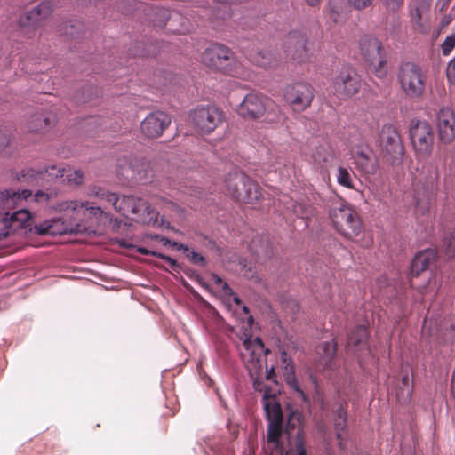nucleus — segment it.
Masks as SVG:
<instances>
[{"label": "nucleus", "instance_id": "f257e3e1", "mask_svg": "<svg viewBox=\"0 0 455 455\" xmlns=\"http://www.w3.org/2000/svg\"><path fill=\"white\" fill-rule=\"evenodd\" d=\"M14 178L28 186L44 187L47 183L58 179L69 186H79L84 181V173L81 170H74L69 166L66 168L49 165L44 168H23L16 172Z\"/></svg>", "mask_w": 455, "mask_h": 455}, {"label": "nucleus", "instance_id": "f03ea898", "mask_svg": "<svg viewBox=\"0 0 455 455\" xmlns=\"http://www.w3.org/2000/svg\"><path fill=\"white\" fill-rule=\"evenodd\" d=\"M397 81L408 99L419 100L427 90V74L419 64L403 61L398 67Z\"/></svg>", "mask_w": 455, "mask_h": 455}, {"label": "nucleus", "instance_id": "7ed1b4c3", "mask_svg": "<svg viewBox=\"0 0 455 455\" xmlns=\"http://www.w3.org/2000/svg\"><path fill=\"white\" fill-rule=\"evenodd\" d=\"M243 346L249 353L246 361V367L250 378L252 380V386L256 392H263L271 386L264 383L262 354L269 353V349H265L262 339L259 337L252 339L251 336L246 337L243 341Z\"/></svg>", "mask_w": 455, "mask_h": 455}, {"label": "nucleus", "instance_id": "20e7f679", "mask_svg": "<svg viewBox=\"0 0 455 455\" xmlns=\"http://www.w3.org/2000/svg\"><path fill=\"white\" fill-rule=\"evenodd\" d=\"M263 393L262 403L268 421L267 440L278 447L283 427V411L280 403L276 401V395L280 391L271 387Z\"/></svg>", "mask_w": 455, "mask_h": 455}, {"label": "nucleus", "instance_id": "39448f33", "mask_svg": "<svg viewBox=\"0 0 455 455\" xmlns=\"http://www.w3.org/2000/svg\"><path fill=\"white\" fill-rule=\"evenodd\" d=\"M330 218L336 230L347 239H355L362 233L363 226L357 212L346 202L333 205Z\"/></svg>", "mask_w": 455, "mask_h": 455}, {"label": "nucleus", "instance_id": "423d86ee", "mask_svg": "<svg viewBox=\"0 0 455 455\" xmlns=\"http://www.w3.org/2000/svg\"><path fill=\"white\" fill-rule=\"evenodd\" d=\"M202 60L209 68L231 76L240 75V67L234 52L223 44H215L205 49L202 54Z\"/></svg>", "mask_w": 455, "mask_h": 455}, {"label": "nucleus", "instance_id": "0eeeda50", "mask_svg": "<svg viewBox=\"0 0 455 455\" xmlns=\"http://www.w3.org/2000/svg\"><path fill=\"white\" fill-rule=\"evenodd\" d=\"M226 187L237 202L252 204L261 196L259 184L243 172L229 173L226 179Z\"/></svg>", "mask_w": 455, "mask_h": 455}, {"label": "nucleus", "instance_id": "6e6552de", "mask_svg": "<svg viewBox=\"0 0 455 455\" xmlns=\"http://www.w3.org/2000/svg\"><path fill=\"white\" fill-rule=\"evenodd\" d=\"M287 421L284 435L287 438L289 449L285 454L280 455H307L305 448V436L303 432V415L299 409L287 405Z\"/></svg>", "mask_w": 455, "mask_h": 455}, {"label": "nucleus", "instance_id": "1a4fd4ad", "mask_svg": "<svg viewBox=\"0 0 455 455\" xmlns=\"http://www.w3.org/2000/svg\"><path fill=\"white\" fill-rule=\"evenodd\" d=\"M379 145L386 160L392 165L402 163L404 147L397 129L390 124L382 126L379 133Z\"/></svg>", "mask_w": 455, "mask_h": 455}, {"label": "nucleus", "instance_id": "9d476101", "mask_svg": "<svg viewBox=\"0 0 455 455\" xmlns=\"http://www.w3.org/2000/svg\"><path fill=\"white\" fill-rule=\"evenodd\" d=\"M409 134L417 155L423 157L429 156L434 146V131L428 122L412 119L410 123Z\"/></svg>", "mask_w": 455, "mask_h": 455}, {"label": "nucleus", "instance_id": "9b49d317", "mask_svg": "<svg viewBox=\"0 0 455 455\" xmlns=\"http://www.w3.org/2000/svg\"><path fill=\"white\" fill-rule=\"evenodd\" d=\"M190 117L196 128L203 133L210 134L225 118L224 112L214 105H207L194 109Z\"/></svg>", "mask_w": 455, "mask_h": 455}, {"label": "nucleus", "instance_id": "f8f14e48", "mask_svg": "<svg viewBox=\"0 0 455 455\" xmlns=\"http://www.w3.org/2000/svg\"><path fill=\"white\" fill-rule=\"evenodd\" d=\"M437 171L430 167L427 177H419L415 183V195L417 207L426 211L428 210L435 199L437 191Z\"/></svg>", "mask_w": 455, "mask_h": 455}, {"label": "nucleus", "instance_id": "ddd939ff", "mask_svg": "<svg viewBox=\"0 0 455 455\" xmlns=\"http://www.w3.org/2000/svg\"><path fill=\"white\" fill-rule=\"evenodd\" d=\"M360 87V76L350 67L342 68L332 81V92L339 99L352 97L358 92Z\"/></svg>", "mask_w": 455, "mask_h": 455}, {"label": "nucleus", "instance_id": "4468645a", "mask_svg": "<svg viewBox=\"0 0 455 455\" xmlns=\"http://www.w3.org/2000/svg\"><path fill=\"white\" fill-rule=\"evenodd\" d=\"M284 99L294 111L302 112L311 105L314 89L307 83H294L286 86Z\"/></svg>", "mask_w": 455, "mask_h": 455}, {"label": "nucleus", "instance_id": "2eb2a0df", "mask_svg": "<svg viewBox=\"0 0 455 455\" xmlns=\"http://www.w3.org/2000/svg\"><path fill=\"white\" fill-rule=\"evenodd\" d=\"M270 100L256 93H248L237 108L239 116L245 119L256 120L264 116Z\"/></svg>", "mask_w": 455, "mask_h": 455}, {"label": "nucleus", "instance_id": "dca6fc26", "mask_svg": "<svg viewBox=\"0 0 455 455\" xmlns=\"http://www.w3.org/2000/svg\"><path fill=\"white\" fill-rule=\"evenodd\" d=\"M284 52L287 58L297 62H304L310 56V48L304 34L299 31H291L285 38L283 44Z\"/></svg>", "mask_w": 455, "mask_h": 455}, {"label": "nucleus", "instance_id": "f3484780", "mask_svg": "<svg viewBox=\"0 0 455 455\" xmlns=\"http://www.w3.org/2000/svg\"><path fill=\"white\" fill-rule=\"evenodd\" d=\"M52 2L51 0H43L36 6L20 17V26L33 30L37 29L44 25L45 20L52 15Z\"/></svg>", "mask_w": 455, "mask_h": 455}, {"label": "nucleus", "instance_id": "a211bd4d", "mask_svg": "<svg viewBox=\"0 0 455 455\" xmlns=\"http://www.w3.org/2000/svg\"><path fill=\"white\" fill-rule=\"evenodd\" d=\"M171 116L164 111H153L149 113L140 123L142 133L150 139L160 137L170 126Z\"/></svg>", "mask_w": 455, "mask_h": 455}, {"label": "nucleus", "instance_id": "6ab92c4d", "mask_svg": "<svg viewBox=\"0 0 455 455\" xmlns=\"http://www.w3.org/2000/svg\"><path fill=\"white\" fill-rule=\"evenodd\" d=\"M368 339L369 331L367 327L363 324L356 325L347 334L346 345L347 353H352L359 356L360 354L370 352Z\"/></svg>", "mask_w": 455, "mask_h": 455}, {"label": "nucleus", "instance_id": "aec40b11", "mask_svg": "<svg viewBox=\"0 0 455 455\" xmlns=\"http://www.w3.org/2000/svg\"><path fill=\"white\" fill-rule=\"evenodd\" d=\"M436 259L437 251L434 248H427L416 253L411 263V276L419 277L428 273Z\"/></svg>", "mask_w": 455, "mask_h": 455}, {"label": "nucleus", "instance_id": "412c9836", "mask_svg": "<svg viewBox=\"0 0 455 455\" xmlns=\"http://www.w3.org/2000/svg\"><path fill=\"white\" fill-rule=\"evenodd\" d=\"M439 138L443 143H450L455 138V116L449 107L442 108L437 113Z\"/></svg>", "mask_w": 455, "mask_h": 455}, {"label": "nucleus", "instance_id": "4be33fe9", "mask_svg": "<svg viewBox=\"0 0 455 455\" xmlns=\"http://www.w3.org/2000/svg\"><path fill=\"white\" fill-rule=\"evenodd\" d=\"M414 389L413 373L408 365L403 366L396 379L395 393L400 403H408Z\"/></svg>", "mask_w": 455, "mask_h": 455}, {"label": "nucleus", "instance_id": "5701e85b", "mask_svg": "<svg viewBox=\"0 0 455 455\" xmlns=\"http://www.w3.org/2000/svg\"><path fill=\"white\" fill-rule=\"evenodd\" d=\"M360 50L366 63L374 61L377 58L379 59L382 54L387 53L382 43L378 38L369 35H364L361 37Z\"/></svg>", "mask_w": 455, "mask_h": 455}, {"label": "nucleus", "instance_id": "b1692460", "mask_svg": "<svg viewBox=\"0 0 455 455\" xmlns=\"http://www.w3.org/2000/svg\"><path fill=\"white\" fill-rule=\"evenodd\" d=\"M431 336L441 343H452L455 340V318H444L439 323H436L435 329L431 330Z\"/></svg>", "mask_w": 455, "mask_h": 455}, {"label": "nucleus", "instance_id": "393cba45", "mask_svg": "<svg viewBox=\"0 0 455 455\" xmlns=\"http://www.w3.org/2000/svg\"><path fill=\"white\" fill-rule=\"evenodd\" d=\"M355 164L366 174H374L377 171V160L371 150H357L354 155Z\"/></svg>", "mask_w": 455, "mask_h": 455}, {"label": "nucleus", "instance_id": "a878e982", "mask_svg": "<svg viewBox=\"0 0 455 455\" xmlns=\"http://www.w3.org/2000/svg\"><path fill=\"white\" fill-rule=\"evenodd\" d=\"M337 343L332 339L331 341L321 342L316 347V354L319 357V363L323 368L331 369L336 357Z\"/></svg>", "mask_w": 455, "mask_h": 455}, {"label": "nucleus", "instance_id": "bb28decb", "mask_svg": "<svg viewBox=\"0 0 455 455\" xmlns=\"http://www.w3.org/2000/svg\"><path fill=\"white\" fill-rule=\"evenodd\" d=\"M138 208L133 214L138 216V221L148 226H156L158 223V212L153 209L143 198L137 203Z\"/></svg>", "mask_w": 455, "mask_h": 455}, {"label": "nucleus", "instance_id": "cd10ccee", "mask_svg": "<svg viewBox=\"0 0 455 455\" xmlns=\"http://www.w3.org/2000/svg\"><path fill=\"white\" fill-rule=\"evenodd\" d=\"M138 208L133 214L138 216V221L148 226H156L158 223V212L153 209L143 198L137 203Z\"/></svg>", "mask_w": 455, "mask_h": 455}, {"label": "nucleus", "instance_id": "c85d7f7f", "mask_svg": "<svg viewBox=\"0 0 455 455\" xmlns=\"http://www.w3.org/2000/svg\"><path fill=\"white\" fill-rule=\"evenodd\" d=\"M334 427L339 446L340 450L344 451L346 447L344 433L347 428V411L342 404H339L334 411Z\"/></svg>", "mask_w": 455, "mask_h": 455}, {"label": "nucleus", "instance_id": "c756f323", "mask_svg": "<svg viewBox=\"0 0 455 455\" xmlns=\"http://www.w3.org/2000/svg\"><path fill=\"white\" fill-rule=\"evenodd\" d=\"M190 29L188 19L184 17L179 12H172V15L167 22L165 31L170 34H186Z\"/></svg>", "mask_w": 455, "mask_h": 455}, {"label": "nucleus", "instance_id": "7c9ffc66", "mask_svg": "<svg viewBox=\"0 0 455 455\" xmlns=\"http://www.w3.org/2000/svg\"><path fill=\"white\" fill-rule=\"evenodd\" d=\"M55 123V116L50 113H36L31 116L28 128L31 132H44Z\"/></svg>", "mask_w": 455, "mask_h": 455}, {"label": "nucleus", "instance_id": "2f4dec72", "mask_svg": "<svg viewBox=\"0 0 455 455\" xmlns=\"http://www.w3.org/2000/svg\"><path fill=\"white\" fill-rule=\"evenodd\" d=\"M8 213L7 221L12 229V233H15L19 229L27 228L28 225L27 222L30 220L31 214L28 211L21 209L13 212L12 213Z\"/></svg>", "mask_w": 455, "mask_h": 455}, {"label": "nucleus", "instance_id": "473e14b6", "mask_svg": "<svg viewBox=\"0 0 455 455\" xmlns=\"http://www.w3.org/2000/svg\"><path fill=\"white\" fill-rule=\"evenodd\" d=\"M158 53V49L153 43L139 41L129 48V55L132 57H154Z\"/></svg>", "mask_w": 455, "mask_h": 455}, {"label": "nucleus", "instance_id": "72a5a7b5", "mask_svg": "<svg viewBox=\"0 0 455 455\" xmlns=\"http://www.w3.org/2000/svg\"><path fill=\"white\" fill-rule=\"evenodd\" d=\"M283 375L287 384L296 392L299 398L304 403H309L308 395L300 388L299 382L295 378V366L293 364L283 365Z\"/></svg>", "mask_w": 455, "mask_h": 455}, {"label": "nucleus", "instance_id": "f704fd0d", "mask_svg": "<svg viewBox=\"0 0 455 455\" xmlns=\"http://www.w3.org/2000/svg\"><path fill=\"white\" fill-rule=\"evenodd\" d=\"M315 164L320 167H326L332 161L333 156L328 146L321 145L315 147L311 156Z\"/></svg>", "mask_w": 455, "mask_h": 455}, {"label": "nucleus", "instance_id": "c9c22d12", "mask_svg": "<svg viewBox=\"0 0 455 455\" xmlns=\"http://www.w3.org/2000/svg\"><path fill=\"white\" fill-rule=\"evenodd\" d=\"M84 25L80 21L68 20L60 25L58 32L68 38H78L82 36Z\"/></svg>", "mask_w": 455, "mask_h": 455}, {"label": "nucleus", "instance_id": "e433bc0d", "mask_svg": "<svg viewBox=\"0 0 455 455\" xmlns=\"http://www.w3.org/2000/svg\"><path fill=\"white\" fill-rule=\"evenodd\" d=\"M140 198V197L124 195L121 198L118 199V203L115 210L123 215H126L128 212L134 213L135 209L138 208L137 203Z\"/></svg>", "mask_w": 455, "mask_h": 455}, {"label": "nucleus", "instance_id": "4c0bfd02", "mask_svg": "<svg viewBox=\"0 0 455 455\" xmlns=\"http://www.w3.org/2000/svg\"><path fill=\"white\" fill-rule=\"evenodd\" d=\"M251 60L262 68H272L276 65L277 60L274 54L268 51H259L251 56Z\"/></svg>", "mask_w": 455, "mask_h": 455}, {"label": "nucleus", "instance_id": "58836bf2", "mask_svg": "<svg viewBox=\"0 0 455 455\" xmlns=\"http://www.w3.org/2000/svg\"><path fill=\"white\" fill-rule=\"evenodd\" d=\"M371 73L378 78H383L388 72L387 53L367 63Z\"/></svg>", "mask_w": 455, "mask_h": 455}, {"label": "nucleus", "instance_id": "ea45409f", "mask_svg": "<svg viewBox=\"0 0 455 455\" xmlns=\"http://www.w3.org/2000/svg\"><path fill=\"white\" fill-rule=\"evenodd\" d=\"M98 95L99 91L96 87L87 85L76 92L74 100L77 104H84L89 102L93 97H97Z\"/></svg>", "mask_w": 455, "mask_h": 455}, {"label": "nucleus", "instance_id": "a19ab883", "mask_svg": "<svg viewBox=\"0 0 455 455\" xmlns=\"http://www.w3.org/2000/svg\"><path fill=\"white\" fill-rule=\"evenodd\" d=\"M31 191L28 189L23 190L21 194L6 190L4 192H0V199L4 205L10 206L12 204H16L17 199H20V197L27 199L31 196Z\"/></svg>", "mask_w": 455, "mask_h": 455}, {"label": "nucleus", "instance_id": "79ce46f5", "mask_svg": "<svg viewBox=\"0 0 455 455\" xmlns=\"http://www.w3.org/2000/svg\"><path fill=\"white\" fill-rule=\"evenodd\" d=\"M171 15H172V11H170L166 8H157L154 12V18H153L154 26L165 29L166 26H167V22H169V20L171 18Z\"/></svg>", "mask_w": 455, "mask_h": 455}, {"label": "nucleus", "instance_id": "37998d69", "mask_svg": "<svg viewBox=\"0 0 455 455\" xmlns=\"http://www.w3.org/2000/svg\"><path fill=\"white\" fill-rule=\"evenodd\" d=\"M323 12L327 13L330 20L337 24L342 12V5L337 0H331Z\"/></svg>", "mask_w": 455, "mask_h": 455}, {"label": "nucleus", "instance_id": "c03bdc74", "mask_svg": "<svg viewBox=\"0 0 455 455\" xmlns=\"http://www.w3.org/2000/svg\"><path fill=\"white\" fill-rule=\"evenodd\" d=\"M336 178L339 185L347 188H354L352 175L347 168L339 166Z\"/></svg>", "mask_w": 455, "mask_h": 455}, {"label": "nucleus", "instance_id": "a18cd8bd", "mask_svg": "<svg viewBox=\"0 0 455 455\" xmlns=\"http://www.w3.org/2000/svg\"><path fill=\"white\" fill-rule=\"evenodd\" d=\"M258 241L262 243V245L259 248H254V253L258 256L261 255L263 257L269 258L272 255V249L268 241L260 236L252 241V246H256Z\"/></svg>", "mask_w": 455, "mask_h": 455}, {"label": "nucleus", "instance_id": "49530a36", "mask_svg": "<svg viewBox=\"0 0 455 455\" xmlns=\"http://www.w3.org/2000/svg\"><path fill=\"white\" fill-rule=\"evenodd\" d=\"M184 254L192 264L199 265L202 267H204L207 264V260L203 255L194 251H190L189 248L188 251L185 252Z\"/></svg>", "mask_w": 455, "mask_h": 455}, {"label": "nucleus", "instance_id": "de8ad7c7", "mask_svg": "<svg viewBox=\"0 0 455 455\" xmlns=\"http://www.w3.org/2000/svg\"><path fill=\"white\" fill-rule=\"evenodd\" d=\"M443 245L445 248V253L448 257L451 258L455 256V230L444 239Z\"/></svg>", "mask_w": 455, "mask_h": 455}, {"label": "nucleus", "instance_id": "09e8293b", "mask_svg": "<svg viewBox=\"0 0 455 455\" xmlns=\"http://www.w3.org/2000/svg\"><path fill=\"white\" fill-rule=\"evenodd\" d=\"M132 179L138 183L146 184L150 180V177L148 176V170H147L144 166L141 170L135 172L132 170Z\"/></svg>", "mask_w": 455, "mask_h": 455}, {"label": "nucleus", "instance_id": "8fccbe9b", "mask_svg": "<svg viewBox=\"0 0 455 455\" xmlns=\"http://www.w3.org/2000/svg\"><path fill=\"white\" fill-rule=\"evenodd\" d=\"M8 213L0 212V240L5 238L12 233V229L7 221Z\"/></svg>", "mask_w": 455, "mask_h": 455}, {"label": "nucleus", "instance_id": "3c124183", "mask_svg": "<svg viewBox=\"0 0 455 455\" xmlns=\"http://www.w3.org/2000/svg\"><path fill=\"white\" fill-rule=\"evenodd\" d=\"M455 47V34L448 36L441 45L443 55L447 56Z\"/></svg>", "mask_w": 455, "mask_h": 455}, {"label": "nucleus", "instance_id": "603ef678", "mask_svg": "<svg viewBox=\"0 0 455 455\" xmlns=\"http://www.w3.org/2000/svg\"><path fill=\"white\" fill-rule=\"evenodd\" d=\"M404 0H381L384 7L392 12H397L400 8L403 7Z\"/></svg>", "mask_w": 455, "mask_h": 455}, {"label": "nucleus", "instance_id": "864d4df0", "mask_svg": "<svg viewBox=\"0 0 455 455\" xmlns=\"http://www.w3.org/2000/svg\"><path fill=\"white\" fill-rule=\"evenodd\" d=\"M211 275H212V278L214 281V283L221 288V291L226 295H233L234 294L232 291V289L229 287L228 283L224 282L218 275H216L215 273H212Z\"/></svg>", "mask_w": 455, "mask_h": 455}, {"label": "nucleus", "instance_id": "5fc2aeb1", "mask_svg": "<svg viewBox=\"0 0 455 455\" xmlns=\"http://www.w3.org/2000/svg\"><path fill=\"white\" fill-rule=\"evenodd\" d=\"M349 5L355 10L363 11L373 4V0H347Z\"/></svg>", "mask_w": 455, "mask_h": 455}, {"label": "nucleus", "instance_id": "6e6d98bb", "mask_svg": "<svg viewBox=\"0 0 455 455\" xmlns=\"http://www.w3.org/2000/svg\"><path fill=\"white\" fill-rule=\"evenodd\" d=\"M52 225L42 223L39 225H35L34 228H30V230L34 232V234L39 235H45L48 234L52 233L51 231Z\"/></svg>", "mask_w": 455, "mask_h": 455}, {"label": "nucleus", "instance_id": "4d7b16f0", "mask_svg": "<svg viewBox=\"0 0 455 455\" xmlns=\"http://www.w3.org/2000/svg\"><path fill=\"white\" fill-rule=\"evenodd\" d=\"M158 258L167 262L170 265L171 268L176 272H179L180 270L183 271V269H185V267L179 264L176 259L165 254L160 253L158 254Z\"/></svg>", "mask_w": 455, "mask_h": 455}, {"label": "nucleus", "instance_id": "13d9d810", "mask_svg": "<svg viewBox=\"0 0 455 455\" xmlns=\"http://www.w3.org/2000/svg\"><path fill=\"white\" fill-rule=\"evenodd\" d=\"M108 190L100 186H92L90 188V194L99 199L103 200Z\"/></svg>", "mask_w": 455, "mask_h": 455}, {"label": "nucleus", "instance_id": "bf43d9fd", "mask_svg": "<svg viewBox=\"0 0 455 455\" xmlns=\"http://www.w3.org/2000/svg\"><path fill=\"white\" fill-rule=\"evenodd\" d=\"M446 76L450 83H455V57L448 63Z\"/></svg>", "mask_w": 455, "mask_h": 455}, {"label": "nucleus", "instance_id": "052dcab7", "mask_svg": "<svg viewBox=\"0 0 455 455\" xmlns=\"http://www.w3.org/2000/svg\"><path fill=\"white\" fill-rule=\"evenodd\" d=\"M10 143V133L7 130H0V152Z\"/></svg>", "mask_w": 455, "mask_h": 455}, {"label": "nucleus", "instance_id": "680f3d73", "mask_svg": "<svg viewBox=\"0 0 455 455\" xmlns=\"http://www.w3.org/2000/svg\"><path fill=\"white\" fill-rule=\"evenodd\" d=\"M265 373H266L265 379L267 380L271 381L272 383H274L275 385L278 384L277 376L275 374L274 367L267 369V363H265Z\"/></svg>", "mask_w": 455, "mask_h": 455}, {"label": "nucleus", "instance_id": "e2e57ef3", "mask_svg": "<svg viewBox=\"0 0 455 455\" xmlns=\"http://www.w3.org/2000/svg\"><path fill=\"white\" fill-rule=\"evenodd\" d=\"M52 196V194L45 193L42 190H38L35 195L34 198L36 202H48Z\"/></svg>", "mask_w": 455, "mask_h": 455}, {"label": "nucleus", "instance_id": "0e129e2a", "mask_svg": "<svg viewBox=\"0 0 455 455\" xmlns=\"http://www.w3.org/2000/svg\"><path fill=\"white\" fill-rule=\"evenodd\" d=\"M118 199H119V197L116 193L108 191V193L103 200H106L107 202L111 203L112 205L114 206V209H116V206L117 205V203H118Z\"/></svg>", "mask_w": 455, "mask_h": 455}, {"label": "nucleus", "instance_id": "69168bd1", "mask_svg": "<svg viewBox=\"0 0 455 455\" xmlns=\"http://www.w3.org/2000/svg\"><path fill=\"white\" fill-rule=\"evenodd\" d=\"M451 0H437L435 3V10L443 12L449 6Z\"/></svg>", "mask_w": 455, "mask_h": 455}, {"label": "nucleus", "instance_id": "338daca9", "mask_svg": "<svg viewBox=\"0 0 455 455\" xmlns=\"http://www.w3.org/2000/svg\"><path fill=\"white\" fill-rule=\"evenodd\" d=\"M281 362L283 365L293 364V360L288 355L285 350L281 352Z\"/></svg>", "mask_w": 455, "mask_h": 455}, {"label": "nucleus", "instance_id": "774afa93", "mask_svg": "<svg viewBox=\"0 0 455 455\" xmlns=\"http://www.w3.org/2000/svg\"><path fill=\"white\" fill-rule=\"evenodd\" d=\"M169 245H171L172 248H175L178 251H182L184 253L188 251V246L175 241H171V243H169Z\"/></svg>", "mask_w": 455, "mask_h": 455}]
</instances>
